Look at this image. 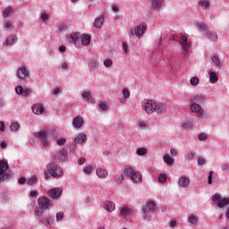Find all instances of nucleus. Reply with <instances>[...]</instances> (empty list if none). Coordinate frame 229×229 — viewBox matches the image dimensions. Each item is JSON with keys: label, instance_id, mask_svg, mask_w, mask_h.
Listing matches in <instances>:
<instances>
[{"label": "nucleus", "instance_id": "nucleus-1", "mask_svg": "<svg viewBox=\"0 0 229 229\" xmlns=\"http://www.w3.org/2000/svg\"><path fill=\"white\" fill-rule=\"evenodd\" d=\"M143 108L147 114H165V106L164 104H157L155 100H145L143 102Z\"/></svg>", "mask_w": 229, "mask_h": 229}, {"label": "nucleus", "instance_id": "nucleus-2", "mask_svg": "<svg viewBox=\"0 0 229 229\" xmlns=\"http://www.w3.org/2000/svg\"><path fill=\"white\" fill-rule=\"evenodd\" d=\"M190 108H191V112H193V114H195L196 117H198V119L199 121H205V120L208 119V114L205 111V109H203L201 105L196 104V103H191L190 105Z\"/></svg>", "mask_w": 229, "mask_h": 229}, {"label": "nucleus", "instance_id": "nucleus-3", "mask_svg": "<svg viewBox=\"0 0 229 229\" xmlns=\"http://www.w3.org/2000/svg\"><path fill=\"white\" fill-rule=\"evenodd\" d=\"M47 169L52 178H60L64 176V169L62 166H60V165L55 162L47 165Z\"/></svg>", "mask_w": 229, "mask_h": 229}, {"label": "nucleus", "instance_id": "nucleus-4", "mask_svg": "<svg viewBox=\"0 0 229 229\" xmlns=\"http://www.w3.org/2000/svg\"><path fill=\"white\" fill-rule=\"evenodd\" d=\"M124 174H126V176H130L134 183H142V174L139 172H135L133 168H125Z\"/></svg>", "mask_w": 229, "mask_h": 229}, {"label": "nucleus", "instance_id": "nucleus-5", "mask_svg": "<svg viewBox=\"0 0 229 229\" xmlns=\"http://www.w3.org/2000/svg\"><path fill=\"white\" fill-rule=\"evenodd\" d=\"M156 210L157 204H155L154 202H148L143 208V219H145V221H151V216H149V213L156 212Z\"/></svg>", "mask_w": 229, "mask_h": 229}, {"label": "nucleus", "instance_id": "nucleus-6", "mask_svg": "<svg viewBox=\"0 0 229 229\" xmlns=\"http://www.w3.org/2000/svg\"><path fill=\"white\" fill-rule=\"evenodd\" d=\"M8 162L5 160H0V182H6L10 178V174L6 173L8 171Z\"/></svg>", "mask_w": 229, "mask_h": 229}, {"label": "nucleus", "instance_id": "nucleus-7", "mask_svg": "<svg viewBox=\"0 0 229 229\" xmlns=\"http://www.w3.org/2000/svg\"><path fill=\"white\" fill-rule=\"evenodd\" d=\"M180 44L182 47V55L185 56L189 52V49L192 47V43L187 38V35L181 34Z\"/></svg>", "mask_w": 229, "mask_h": 229}, {"label": "nucleus", "instance_id": "nucleus-8", "mask_svg": "<svg viewBox=\"0 0 229 229\" xmlns=\"http://www.w3.org/2000/svg\"><path fill=\"white\" fill-rule=\"evenodd\" d=\"M213 201H215L218 208H225L226 205H229V198L223 199L219 194L213 195Z\"/></svg>", "mask_w": 229, "mask_h": 229}, {"label": "nucleus", "instance_id": "nucleus-9", "mask_svg": "<svg viewBox=\"0 0 229 229\" xmlns=\"http://www.w3.org/2000/svg\"><path fill=\"white\" fill-rule=\"evenodd\" d=\"M68 41L71 42V44H74L75 47H81L83 44L81 43V36H80V33L73 32L68 37Z\"/></svg>", "mask_w": 229, "mask_h": 229}, {"label": "nucleus", "instance_id": "nucleus-10", "mask_svg": "<svg viewBox=\"0 0 229 229\" xmlns=\"http://www.w3.org/2000/svg\"><path fill=\"white\" fill-rule=\"evenodd\" d=\"M148 28V25L146 24H140L136 27V29L133 30H131V35L133 37L135 35L136 37H142L146 33V30Z\"/></svg>", "mask_w": 229, "mask_h": 229}, {"label": "nucleus", "instance_id": "nucleus-11", "mask_svg": "<svg viewBox=\"0 0 229 229\" xmlns=\"http://www.w3.org/2000/svg\"><path fill=\"white\" fill-rule=\"evenodd\" d=\"M63 192L64 189H62L61 187L53 188L48 191V198H50L51 199H58V198L62 196Z\"/></svg>", "mask_w": 229, "mask_h": 229}, {"label": "nucleus", "instance_id": "nucleus-12", "mask_svg": "<svg viewBox=\"0 0 229 229\" xmlns=\"http://www.w3.org/2000/svg\"><path fill=\"white\" fill-rule=\"evenodd\" d=\"M38 205L43 210H47L53 205V202L47 197H39Z\"/></svg>", "mask_w": 229, "mask_h": 229}, {"label": "nucleus", "instance_id": "nucleus-13", "mask_svg": "<svg viewBox=\"0 0 229 229\" xmlns=\"http://www.w3.org/2000/svg\"><path fill=\"white\" fill-rule=\"evenodd\" d=\"M15 92L19 96H23V98H26V96H30V94H31V90H30V89H24V88H22V86H17L15 88Z\"/></svg>", "mask_w": 229, "mask_h": 229}, {"label": "nucleus", "instance_id": "nucleus-14", "mask_svg": "<svg viewBox=\"0 0 229 229\" xmlns=\"http://www.w3.org/2000/svg\"><path fill=\"white\" fill-rule=\"evenodd\" d=\"M31 108L33 114H36V115H42L45 111L44 106H42V104H34Z\"/></svg>", "mask_w": 229, "mask_h": 229}, {"label": "nucleus", "instance_id": "nucleus-15", "mask_svg": "<svg viewBox=\"0 0 229 229\" xmlns=\"http://www.w3.org/2000/svg\"><path fill=\"white\" fill-rule=\"evenodd\" d=\"M73 141L75 144H83L84 142H87V135L83 132H81L75 136Z\"/></svg>", "mask_w": 229, "mask_h": 229}, {"label": "nucleus", "instance_id": "nucleus-16", "mask_svg": "<svg viewBox=\"0 0 229 229\" xmlns=\"http://www.w3.org/2000/svg\"><path fill=\"white\" fill-rule=\"evenodd\" d=\"M104 22H105V16L100 15L95 19L93 26L94 28L99 29L103 27Z\"/></svg>", "mask_w": 229, "mask_h": 229}, {"label": "nucleus", "instance_id": "nucleus-17", "mask_svg": "<svg viewBox=\"0 0 229 229\" xmlns=\"http://www.w3.org/2000/svg\"><path fill=\"white\" fill-rule=\"evenodd\" d=\"M37 137L43 146H47V135L46 134V131L38 132Z\"/></svg>", "mask_w": 229, "mask_h": 229}, {"label": "nucleus", "instance_id": "nucleus-18", "mask_svg": "<svg viewBox=\"0 0 229 229\" xmlns=\"http://www.w3.org/2000/svg\"><path fill=\"white\" fill-rule=\"evenodd\" d=\"M208 74L210 83H217V81L219 80V78L217 77V72H216L214 69H210L208 71Z\"/></svg>", "mask_w": 229, "mask_h": 229}, {"label": "nucleus", "instance_id": "nucleus-19", "mask_svg": "<svg viewBox=\"0 0 229 229\" xmlns=\"http://www.w3.org/2000/svg\"><path fill=\"white\" fill-rule=\"evenodd\" d=\"M191 183V179L187 176H182L179 178L178 185L180 187H187Z\"/></svg>", "mask_w": 229, "mask_h": 229}, {"label": "nucleus", "instance_id": "nucleus-20", "mask_svg": "<svg viewBox=\"0 0 229 229\" xmlns=\"http://www.w3.org/2000/svg\"><path fill=\"white\" fill-rule=\"evenodd\" d=\"M15 42H17V35L13 34L5 39L4 46H14Z\"/></svg>", "mask_w": 229, "mask_h": 229}, {"label": "nucleus", "instance_id": "nucleus-21", "mask_svg": "<svg viewBox=\"0 0 229 229\" xmlns=\"http://www.w3.org/2000/svg\"><path fill=\"white\" fill-rule=\"evenodd\" d=\"M17 76L18 78H20V80H24V78L28 76V70L26 69V67L23 66L19 68L17 71Z\"/></svg>", "mask_w": 229, "mask_h": 229}, {"label": "nucleus", "instance_id": "nucleus-22", "mask_svg": "<svg viewBox=\"0 0 229 229\" xmlns=\"http://www.w3.org/2000/svg\"><path fill=\"white\" fill-rule=\"evenodd\" d=\"M205 33L209 40L213 42H217V32L214 30H207Z\"/></svg>", "mask_w": 229, "mask_h": 229}, {"label": "nucleus", "instance_id": "nucleus-23", "mask_svg": "<svg viewBox=\"0 0 229 229\" xmlns=\"http://www.w3.org/2000/svg\"><path fill=\"white\" fill-rule=\"evenodd\" d=\"M103 207L107 212H114L115 210V204L112 201H106Z\"/></svg>", "mask_w": 229, "mask_h": 229}, {"label": "nucleus", "instance_id": "nucleus-24", "mask_svg": "<svg viewBox=\"0 0 229 229\" xmlns=\"http://www.w3.org/2000/svg\"><path fill=\"white\" fill-rule=\"evenodd\" d=\"M12 14H13V8L12 6H7L3 12L4 19H8Z\"/></svg>", "mask_w": 229, "mask_h": 229}, {"label": "nucleus", "instance_id": "nucleus-25", "mask_svg": "<svg viewBox=\"0 0 229 229\" xmlns=\"http://www.w3.org/2000/svg\"><path fill=\"white\" fill-rule=\"evenodd\" d=\"M72 125L74 128H81L83 125V119H81L80 116L75 117L72 121Z\"/></svg>", "mask_w": 229, "mask_h": 229}, {"label": "nucleus", "instance_id": "nucleus-26", "mask_svg": "<svg viewBox=\"0 0 229 229\" xmlns=\"http://www.w3.org/2000/svg\"><path fill=\"white\" fill-rule=\"evenodd\" d=\"M131 212H133V209L128 207H123L121 208L120 214L123 216V217H128V215L131 214Z\"/></svg>", "mask_w": 229, "mask_h": 229}, {"label": "nucleus", "instance_id": "nucleus-27", "mask_svg": "<svg viewBox=\"0 0 229 229\" xmlns=\"http://www.w3.org/2000/svg\"><path fill=\"white\" fill-rule=\"evenodd\" d=\"M90 35L83 34L81 37L82 46H89V44H90Z\"/></svg>", "mask_w": 229, "mask_h": 229}, {"label": "nucleus", "instance_id": "nucleus-28", "mask_svg": "<svg viewBox=\"0 0 229 229\" xmlns=\"http://www.w3.org/2000/svg\"><path fill=\"white\" fill-rule=\"evenodd\" d=\"M96 173L98 178H106V175L108 174V172H106V170L101 168H98Z\"/></svg>", "mask_w": 229, "mask_h": 229}, {"label": "nucleus", "instance_id": "nucleus-29", "mask_svg": "<svg viewBox=\"0 0 229 229\" xmlns=\"http://www.w3.org/2000/svg\"><path fill=\"white\" fill-rule=\"evenodd\" d=\"M164 162L165 164H167V165H173L174 164V159L169 156V154H165L164 156Z\"/></svg>", "mask_w": 229, "mask_h": 229}, {"label": "nucleus", "instance_id": "nucleus-30", "mask_svg": "<svg viewBox=\"0 0 229 229\" xmlns=\"http://www.w3.org/2000/svg\"><path fill=\"white\" fill-rule=\"evenodd\" d=\"M162 0H152V7L154 10H160V8H162Z\"/></svg>", "mask_w": 229, "mask_h": 229}, {"label": "nucleus", "instance_id": "nucleus-31", "mask_svg": "<svg viewBox=\"0 0 229 229\" xmlns=\"http://www.w3.org/2000/svg\"><path fill=\"white\" fill-rule=\"evenodd\" d=\"M38 182V175H33L30 178L27 180L28 185H35Z\"/></svg>", "mask_w": 229, "mask_h": 229}, {"label": "nucleus", "instance_id": "nucleus-32", "mask_svg": "<svg viewBox=\"0 0 229 229\" xmlns=\"http://www.w3.org/2000/svg\"><path fill=\"white\" fill-rule=\"evenodd\" d=\"M4 28L10 31L11 30H13V21H10V20H5L4 21Z\"/></svg>", "mask_w": 229, "mask_h": 229}, {"label": "nucleus", "instance_id": "nucleus-33", "mask_svg": "<svg viewBox=\"0 0 229 229\" xmlns=\"http://www.w3.org/2000/svg\"><path fill=\"white\" fill-rule=\"evenodd\" d=\"M0 199H2L3 203H7L8 199H10V197H8V192H0Z\"/></svg>", "mask_w": 229, "mask_h": 229}, {"label": "nucleus", "instance_id": "nucleus-34", "mask_svg": "<svg viewBox=\"0 0 229 229\" xmlns=\"http://www.w3.org/2000/svg\"><path fill=\"white\" fill-rule=\"evenodd\" d=\"M191 101L192 103H196V104H198V103H203V98H201V96L196 95V96H194L193 98H191Z\"/></svg>", "mask_w": 229, "mask_h": 229}, {"label": "nucleus", "instance_id": "nucleus-35", "mask_svg": "<svg viewBox=\"0 0 229 229\" xmlns=\"http://www.w3.org/2000/svg\"><path fill=\"white\" fill-rule=\"evenodd\" d=\"M55 158L56 160H59V162H62V160H65V153H64V151H59L55 155Z\"/></svg>", "mask_w": 229, "mask_h": 229}, {"label": "nucleus", "instance_id": "nucleus-36", "mask_svg": "<svg viewBox=\"0 0 229 229\" xmlns=\"http://www.w3.org/2000/svg\"><path fill=\"white\" fill-rule=\"evenodd\" d=\"M148 153V148H140L137 149V155H139V157H144V155H146Z\"/></svg>", "mask_w": 229, "mask_h": 229}, {"label": "nucleus", "instance_id": "nucleus-37", "mask_svg": "<svg viewBox=\"0 0 229 229\" xmlns=\"http://www.w3.org/2000/svg\"><path fill=\"white\" fill-rule=\"evenodd\" d=\"M92 169H93L92 165L84 166V167H83V173H84L85 174H90V173H92Z\"/></svg>", "mask_w": 229, "mask_h": 229}, {"label": "nucleus", "instance_id": "nucleus-38", "mask_svg": "<svg viewBox=\"0 0 229 229\" xmlns=\"http://www.w3.org/2000/svg\"><path fill=\"white\" fill-rule=\"evenodd\" d=\"M212 62L213 64H215V65H216V67H221V60H219V57L215 55L212 58Z\"/></svg>", "mask_w": 229, "mask_h": 229}, {"label": "nucleus", "instance_id": "nucleus-39", "mask_svg": "<svg viewBox=\"0 0 229 229\" xmlns=\"http://www.w3.org/2000/svg\"><path fill=\"white\" fill-rule=\"evenodd\" d=\"M191 85L196 87L199 83V79L198 77H192L190 81Z\"/></svg>", "mask_w": 229, "mask_h": 229}, {"label": "nucleus", "instance_id": "nucleus-40", "mask_svg": "<svg viewBox=\"0 0 229 229\" xmlns=\"http://www.w3.org/2000/svg\"><path fill=\"white\" fill-rule=\"evenodd\" d=\"M167 180V175H165V174H160L158 175V182L160 183H164V182H165Z\"/></svg>", "mask_w": 229, "mask_h": 229}, {"label": "nucleus", "instance_id": "nucleus-41", "mask_svg": "<svg viewBox=\"0 0 229 229\" xmlns=\"http://www.w3.org/2000/svg\"><path fill=\"white\" fill-rule=\"evenodd\" d=\"M189 223H191V225H196L198 223V216H191L189 217Z\"/></svg>", "mask_w": 229, "mask_h": 229}, {"label": "nucleus", "instance_id": "nucleus-42", "mask_svg": "<svg viewBox=\"0 0 229 229\" xmlns=\"http://www.w3.org/2000/svg\"><path fill=\"white\" fill-rule=\"evenodd\" d=\"M10 130L12 131H17L19 130V123H13L11 125H10Z\"/></svg>", "mask_w": 229, "mask_h": 229}, {"label": "nucleus", "instance_id": "nucleus-43", "mask_svg": "<svg viewBox=\"0 0 229 229\" xmlns=\"http://www.w3.org/2000/svg\"><path fill=\"white\" fill-rule=\"evenodd\" d=\"M187 157H188L189 162H191L194 158V157H196V152L194 151L187 152Z\"/></svg>", "mask_w": 229, "mask_h": 229}, {"label": "nucleus", "instance_id": "nucleus-44", "mask_svg": "<svg viewBox=\"0 0 229 229\" xmlns=\"http://www.w3.org/2000/svg\"><path fill=\"white\" fill-rule=\"evenodd\" d=\"M114 62L111 59H106L104 61V65L105 67H107L109 69V67H112Z\"/></svg>", "mask_w": 229, "mask_h": 229}, {"label": "nucleus", "instance_id": "nucleus-45", "mask_svg": "<svg viewBox=\"0 0 229 229\" xmlns=\"http://www.w3.org/2000/svg\"><path fill=\"white\" fill-rule=\"evenodd\" d=\"M198 139L199 140H207V139H208V136L207 135V133L202 132L199 134Z\"/></svg>", "mask_w": 229, "mask_h": 229}, {"label": "nucleus", "instance_id": "nucleus-46", "mask_svg": "<svg viewBox=\"0 0 229 229\" xmlns=\"http://www.w3.org/2000/svg\"><path fill=\"white\" fill-rule=\"evenodd\" d=\"M197 28L200 31H205V33H207V26L206 25H203L201 23H197Z\"/></svg>", "mask_w": 229, "mask_h": 229}, {"label": "nucleus", "instance_id": "nucleus-47", "mask_svg": "<svg viewBox=\"0 0 229 229\" xmlns=\"http://www.w3.org/2000/svg\"><path fill=\"white\" fill-rule=\"evenodd\" d=\"M56 221L57 222L64 221V212H58L56 214Z\"/></svg>", "mask_w": 229, "mask_h": 229}, {"label": "nucleus", "instance_id": "nucleus-48", "mask_svg": "<svg viewBox=\"0 0 229 229\" xmlns=\"http://www.w3.org/2000/svg\"><path fill=\"white\" fill-rule=\"evenodd\" d=\"M123 95L125 99H128L130 98V90H128V89H123Z\"/></svg>", "mask_w": 229, "mask_h": 229}, {"label": "nucleus", "instance_id": "nucleus-49", "mask_svg": "<svg viewBox=\"0 0 229 229\" xmlns=\"http://www.w3.org/2000/svg\"><path fill=\"white\" fill-rule=\"evenodd\" d=\"M199 4H200V6H203L204 8H208L209 4L208 1L207 0H201Z\"/></svg>", "mask_w": 229, "mask_h": 229}, {"label": "nucleus", "instance_id": "nucleus-50", "mask_svg": "<svg viewBox=\"0 0 229 229\" xmlns=\"http://www.w3.org/2000/svg\"><path fill=\"white\" fill-rule=\"evenodd\" d=\"M65 142H67V140H65V138H61L60 140H57L56 144L58 146H64V144H65Z\"/></svg>", "mask_w": 229, "mask_h": 229}, {"label": "nucleus", "instance_id": "nucleus-51", "mask_svg": "<svg viewBox=\"0 0 229 229\" xmlns=\"http://www.w3.org/2000/svg\"><path fill=\"white\" fill-rule=\"evenodd\" d=\"M214 175V172L210 171L208 173V183L209 185H212V176Z\"/></svg>", "mask_w": 229, "mask_h": 229}, {"label": "nucleus", "instance_id": "nucleus-52", "mask_svg": "<svg viewBox=\"0 0 229 229\" xmlns=\"http://www.w3.org/2000/svg\"><path fill=\"white\" fill-rule=\"evenodd\" d=\"M61 69L62 71H67V69H69V64H67V62L61 64Z\"/></svg>", "mask_w": 229, "mask_h": 229}, {"label": "nucleus", "instance_id": "nucleus-53", "mask_svg": "<svg viewBox=\"0 0 229 229\" xmlns=\"http://www.w3.org/2000/svg\"><path fill=\"white\" fill-rule=\"evenodd\" d=\"M82 98H83L84 99H90V92H89V91H84V92L82 93Z\"/></svg>", "mask_w": 229, "mask_h": 229}, {"label": "nucleus", "instance_id": "nucleus-54", "mask_svg": "<svg viewBox=\"0 0 229 229\" xmlns=\"http://www.w3.org/2000/svg\"><path fill=\"white\" fill-rule=\"evenodd\" d=\"M170 154L172 155V157H178V149L176 148L170 149Z\"/></svg>", "mask_w": 229, "mask_h": 229}, {"label": "nucleus", "instance_id": "nucleus-55", "mask_svg": "<svg viewBox=\"0 0 229 229\" xmlns=\"http://www.w3.org/2000/svg\"><path fill=\"white\" fill-rule=\"evenodd\" d=\"M183 128H185V130L192 128V123L187 122L186 123L183 124Z\"/></svg>", "mask_w": 229, "mask_h": 229}, {"label": "nucleus", "instance_id": "nucleus-56", "mask_svg": "<svg viewBox=\"0 0 229 229\" xmlns=\"http://www.w3.org/2000/svg\"><path fill=\"white\" fill-rule=\"evenodd\" d=\"M198 164H199V165H205V164H206L205 158L199 157L198 158Z\"/></svg>", "mask_w": 229, "mask_h": 229}, {"label": "nucleus", "instance_id": "nucleus-57", "mask_svg": "<svg viewBox=\"0 0 229 229\" xmlns=\"http://www.w3.org/2000/svg\"><path fill=\"white\" fill-rule=\"evenodd\" d=\"M90 67L92 69H95V67H99V64H98V61H96V60L91 61Z\"/></svg>", "mask_w": 229, "mask_h": 229}, {"label": "nucleus", "instance_id": "nucleus-58", "mask_svg": "<svg viewBox=\"0 0 229 229\" xmlns=\"http://www.w3.org/2000/svg\"><path fill=\"white\" fill-rule=\"evenodd\" d=\"M30 198H37L38 196V191H31L30 193Z\"/></svg>", "mask_w": 229, "mask_h": 229}, {"label": "nucleus", "instance_id": "nucleus-59", "mask_svg": "<svg viewBox=\"0 0 229 229\" xmlns=\"http://www.w3.org/2000/svg\"><path fill=\"white\" fill-rule=\"evenodd\" d=\"M123 51L125 55H128V44L123 43Z\"/></svg>", "mask_w": 229, "mask_h": 229}, {"label": "nucleus", "instance_id": "nucleus-60", "mask_svg": "<svg viewBox=\"0 0 229 229\" xmlns=\"http://www.w3.org/2000/svg\"><path fill=\"white\" fill-rule=\"evenodd\" d=\"M85 162H87V158H85V157H81V158L78 160L79 165H83V164H85Z\"/></svg>", "mask_w": 229, "mask_h": 229}, {"label": "nucleus", "instance_id": "nucleus-61", "mask_svg": "<svg viewBox=\"0 0 229 229\" xmlns=\"http://www.w3.org/2000/svg\"><path fill=\"white\" fill-rule=\"evenodd\" d=\"M26 182H27L26 177H21L19 179L20 185H24V183H26Z\"/></svg>", "mask_w": 229, "mask_h": 229}, {"label": "nucleus", "instance_id": "nucleus-62", "mask_svg": "<svg viewBox=\"0 0 229 229\" xmlns=\"http://www.w3.org/2000/svg\"><path fill=\"white\" fill-rule=\"evenodd\" d=\"M99 107L101 108V110H106V108H108V106L106 103H100Z\"/></svg>", "mask_w": 229, "mask_h": 229}, {"label": "nucleus", "instance_id": "nucleus-63", "mask_svg": "<svg viewBox=\"0 0 229 229\" xmlns=\"http://www.w3.org/2000/svg\"><path fill=\"white\" fill-rule=\"evenodd\" d=\"M123 180H124V175L122 174L118 177V180H116V183L119 185L123 182Z\"/></svg>", "mask_w": 229, "mask_h": 229}, {"label": "nucleus", "instance_id": "nucleus-64", "mask_svg": "<svg viewBox=\"0 0 229 229\" xmlns=\"http://www.w3.org/2000/svg\"><path fill=\"white\" fill-rule=\"evenodd\" d=\"M4 122L0 121V131H4Z\"/></svg>", "mask_w": 229, "mask_h": 229}]
</instances>
